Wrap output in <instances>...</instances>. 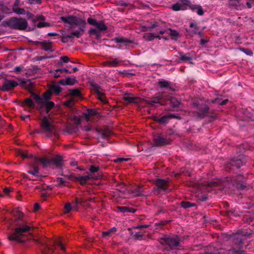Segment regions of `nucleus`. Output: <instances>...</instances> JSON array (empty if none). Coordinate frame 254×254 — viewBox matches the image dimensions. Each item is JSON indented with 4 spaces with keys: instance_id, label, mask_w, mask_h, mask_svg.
I'll list each match as a JSON object with an SVG mask.
<instances>
[{
    "instance_id": "0e129e2a",
    "label": "nucleus",
    "mask_w": 254,
    "mask_h": 254,
    "mask_svg": "<svg viewBox=\"0 0 254 254\" xmlns=\"http://www.w3.org/2000/svg\"><path fill=\"white\" fill-rule=\"evenodd\" d=\"M135 195H136V196L139 195H140V192H137Z\"/></svg>"
},
{
    "instance_id": "aec40b11",
    "label": "nucleus",
    "mask_w": 254,
    "mask_h": 254,
    "mask_svg": "<svg viewBox=\"0 0 254 254\" xmlns=\"http://www.w3.org/2000/svg\"><path fill=\"white\" fill-rule=\"evenodd\" d=\"M28 172L29 174H32L34 176H38V168L36 166H32V167H30Z\"/></svg>"
},
{
    "instance_id": "c85d7f7f",
    "label": "nucleus",
    "mask_w": 254,
    "mask_h": 254,
    "mask_svg": "<svg viewBox=\"0 0 254 254\" xmlns=\"http://www.w3.org/2000/svg\"><path fill=\"white\" fill-rule=\"evenodd\" d=\"M195 205L194 203H191L189 201L182 202V206L184 208H189Z\"/></svg>"
},
{
    "instance_id": "7ed1b4c3",
    "label": "nucleus",
    "mask_w": 254,
    "mask_h": 254,
    "mask_svg": "<svg viewBox=\"0 0 254 254\" xmlns=\"http://www.w3.org/2000/svg\"><path fill=\"white\" fill-rule=\"evenodd\" d=\"M7 24L11 28L19 30L25 29L28 25L27 22L25 19L14 17L9 19Z\"/></svg>"
},
{
    "instance_id": "1a4fd4ad",
    "label": "nucleus",
    "mask_w": 254,
    "mask_h": 254,
    "mask_svg": "<svg viewBox=\"0 0 254 254\" xmlns=\"http://www.w3.org/2000/svg\"><path fill=\"white\" fill-rule=\"evenodd\" d=\"M61 19L64 22L68 23L71 25H72L73 24H78V23L79 22V20L76 17H61Z\"/></svg>"
},
{
    "instance_id": "2f4dec72",
    "label": "nucleus",
    "mask_w": 254,
    "mask_h": 254,
    "mask_svg": "<svg viewBox=\"0 0 254 254\" xmlns=\"http://www.w3.org/2000/svg\"><path fill=\"white\" fill-rule=\"evenodd\" d=\"M172 117L173 116L172 115L168 116H163V117H161V118H160L159 119H158V121L160 123H165L167 122L168 119L172 118Z\"/></svg>"
},
{
    "instance_id": "13d9d810",
    "label": "nucleus",
    "mask_w": 254,
    "mask_h": 254,
    "mask_svg": "<svg viewBox=\"0 0 254 254\" xmlns=\"http://www.w3.org/2000/svg\"><path fill=\"white\" fill-rule=\"evenodd\" d=\"M165 32V31H164V30H160V31H159V33H160V34H164Z\"/></svg>"
},
{
    "instance_id": "37998d69",
    "label": "nucleus",
    "mask_w": 254,
    "mask_h": 254,
    "mask_svg": "<svg viewBox=\"0 0 254 254\" xmlns=\"http://www.w3.org/2000/svg\"><path fill=\"white\" fill-rule=\"evenodd\" d=\"M128 159L125 158H118L114 160V162L116 163L122 162L123 161H127Z\"/></svg>"
},
{
    "instance_id": "69168bd1",
    "label": "nucleus",
    "mask_w": 254,
    "mask_h": 254,
    "mask_svg": "<svg viewBox=\"0 0 254 254\" xmlns=\"http://www.w3.org/2000/svg\"><path fill=\"white\" fill-rule=\"evenodd\" d=\"M182 60H186L187 59L186 58V57H185L184 56H183V57H182Z\"/></svg>"
},
{
    "instance_id": "6e6d98bb",
    "label": "nucleus",
    "mask_w": 254,
    "mask_h": 254,
    "mask_svg": "<svg viewBox=\"0 0 254 254\" xmlns=\"http://www.w3.org/2000/svg\"><path fill=\"white\" fill-rule=\"evenodd\" d=\"M246 3H247V6H248V7L249 8H251V7H252V5H251V3H250V2H249V1H246Z\"/></svg>"
},
{
    "instance_id": "412c9836",
    "label": "nucleus",
    "mask_w": 254,
    "mask_h": 254,
    "mask_svg": "<svg viewBox=\"0 0 254 254\" xmlns=\"http://www.w3.org/2000/svg\"><path fill=\"white\" fill-rule=\"evenodd\" d=\"M90 179L89 175H84L82 176H79L77 178L78 180L80 182L81 184H84L86 183L87 181Z\"/></svg>"
},
{
    "instance_id": "a211bd4d",
    "label": "nucleus",
    "mask_w": 254,
    "mask_h": 254,
    "mask_svg": "<svg viewBox=\"0 0 254 254\" xmlns=\"http://www.w3.org/2000/svg\"><path fill=\"white\" fill-rule=\"evenodd\" d=\"M24 106L27 107L29 109H32L34 108V105L32 100L30 98L25 99L22 103Z\"/></svg>"
},
{
    "instance_id": "2eb2a0df",
    "label": "nucleus",
    "mask_w": 254,
    "mask_h": 254,
    "mask_svg": "<svg viewBox=\"0 0 254 254\" xmlns=\"http://www.w3.org/2000/svg\"><path fill=\"white\" fill-rule=\"evenodd\" d=\"M191 9L199 15H202L203 14L202 8L199 5H193L191 6Z\"/></svg>"
},
{
    "instance_id": "6e6552de",
    "label": "nucleus",
    "mask_w": 254,
    "mask_h": 254,
    "mask_svg": "<svg viewBox=\"0 0 254 254\" xmlns=\"http://www.w3.org/2000/svg\"><path fill=\"white\" fill-rule=\"evenodd\" d=\"M97 27V29H91L89 31V33L91 34H94L96 35H98V31H104L106 30L107 27L102 22H97L95 25Z\"/></svg>"
},
{
    "instance_id": "e433bc0d",
    "label": "nucleus",
    "mask_w": 254,
    "mask_h": 254,
    "mask_svg": "<svg viewBox=\"0 0 254 254\" xmlns=\"http://www.w3.org/2000/svg\"><path fill=\"white\" fill-rule=\"evenodd\" d=\"M115 41L117 43H126L127 42V40L124 39L122 37H118L115 39Z\"/></svg>"
},
{
    "instance_id": "052dcab7",
    "label": "nucleus",
    "mask_w": 254,
    "mask_h": 254,
    "mask_svg": "<svg viewBox=\"0 0 254 254\" xmlns=\"http://www.w3.org/2000/svg\"><path fill=\"white\" fill-rule=\"evenodd\" d=\"M48 35H55L56 33H48Z\"/></svg>"
},
{
    "instance_id": "864d4df0",
    "label": "nucleus",
    "mask_w": 254,
    "mask_h": 254,
    "mask_svg": "<svg viewBox=\"0 0 254 254\" xmlns=\"http://www.w3.org/2000/svg\"><path fill=\"white\" fill-rule=\"evenodd\" d=\"M228 100L227 99H226V100H223L221 103L220 104L221 105H225V104H226L228 102Z\"/></svg>"
},
{
    "instance_id": "393cba45",
    "label": "nucleus",
    "mask_w": 254,
    "mask_h": 254,
    "mask_svg": "<svg viewBox=\"0 0 254 254\" xmlns=\"http://www.w3.org/2000/svg\"><path fill=\"white\" fill-rule=\"evenodd\" d=\"M145 38L149 41L153 40L154 38H160V37L156 34H153L151 33H146L144 35Z\"/></svg>"
},
{
    "instance_id": "7c9ffc66",
    "label": "nucleus",
    "mask_w": 254,
    "mask_h": 254,
    "mask_svg": "<svg viewBox=\"0 0 254 254\" xmlns=\"http://www.w3.org/2000/svg\"><path fill=\"white\" fill-rule=\"evenodd\" d=\"M69 61V58L66 56L61 57L60 59L59 64H63L64 63H66Z\"/></svg>"
},
{
    "instance_id": "774afa93",
    "label": "nucleus",
    "mask_w": 254,
    "mask_h": 254,
    "mask_svg": "<svg viewBox=\"0 0 254 254\" xmlns=\"http://www.w3.org/2000/svg\"><path fill=\"white\" fill-rule=\"evenodd\" d=\"M173 100H174V98H171V102H173Z\"/></svg>"
},
{
    "instance_id": "bf43d9fd",
    "label": "nucleus",
    "mask_w": 254,
    "mask_h": 254,
    "mask_svg": "<svg viewBox=\"0 0 254 254\" xmlns=\"http://www.w3.org/2000/svg\"><path fill=\"white\" fill-rule=\"evenodd\" d=\"M85 130H86V131H88V130H90V128L89 127H86L85 128Z\"/></svg>"
},
{
    "instance_id": "c756f323",
    "label": "nucleus",
    "mask_w": 254,
    "mask_h": 254,
    "mask_svg": "<svg viewBox=\"0 0 254 254\" xmlns=\"http://www.w3.org/2000/svg\"><path fill=\"white\" fill-rule=\"evenodd\" d=\"M96 92L97 94L98 98L102 102H105V99L104 97L103 93L101 92L99 89H97Z\"/></svg>"
},
{
    "instance_id": "5701e85b",
    "label": "nucleus",
    "mask_w": 254,
    "mask_h": 254,
    "mask_svg": "<svg viewBox=\"0 0 254 254\" xmlns=\"http://www.w3.org/2000/svg\"><path fill=\"white\" fill-rule=\"evenodd\" d=\"M83 32V30L82 29H80L79 30H77L75 32L70 33L68 36L69 38H72L73 37H78Z\"/></svg>"
},
{
    "instance_id": "338daca9",
    "label": "nucleus",
    "mask_w": 254,
    "mask_h": 254,
    "mask_svg": "<svg viewBox=\"0 0 254 254\" xmlns=\"http://www.w3.org/2000/svg\"><path fill=\"white\" fill-rule=\"evenodd\" d=\"M45 50L47 51V50H49V48H45Z\"/></svg>"
},
{
    "instance_id": "49530a36",
    "label": "nucleus",
    "mask_w": 254,
    "mask_h": 254,
    "mask_svg": "<svg viewBox=\"0 0 254 254\" xmlns=\"http://www.w3.org/2000/svg\"><path fill=\"white\" fill-rule=\"evenodd\" d=\"M60 71H57V69H56L54 72H53V76L56 77V78H58V77H60Z\"/></svg>"
},
{
    "instance_id": "e2e57ef3",
    "label": "nucleus",
    "mask_w": 254,
    "mask_h": 254,
    "mask_svg": "<svg viewBox=\"0 0 254 254\" xmlns=\"http://www.w3.org/2000/svg\"><path fill=\"white\" fill-rule=\"evenodd\" d=\"M70 164L72 166H74L75 165V163H73V162H70Z\"/></svg>"
},
{
    "instance_id": "9b49d317",
    "label": "nucleus",
    "mask_w": 254,
    "mask_h": 254,
    "mask_svg": "<svg viewBox=\"0 0 254 254\" xmlns=\"http://www.w3.org/2000/svg\"><path fill=\"white\" fill-rule=\"evenodd\" d=\"M167 242L170 247L177 246L179 244V240L177 237H170L167 239Z\"/></svg>"
},
{
    "instance_id": "4d7b16f0",
    "label": "nucleus",
    "mask_w": 254,
    "mask_h": 254,
    "mask_svg": "<svg viewBox=\"0 0 254 254\" xmlns=\"http://www.w3.org/2000/svg\"><path fill=\"white\" fill-rule=\"evenodd\" d=\"M72 69H73V71H72V72L76 71L77 70V67H74L72 68Z\"/></svg>"
},
{
    "instance_id": "c9c22d12",
    "label": "nucleus",
    "mask_w": 254,
    "mask_h": 254,
    "mask_svg": "<svg viewBox=\"0 0 254 254\" xmlns=\"http://www.w3.org/2000/svg\"><path fill=\"white\" fill-rule=\"evenodd\" d=\"M158 84L159 86L161 87H166L168 86V83L167 81L163 80V81H160L158 82Z\"/></svg>"
},
{
    "instance_id": "a878e982",
    "label": "nucleus",
    "mask_w": 254,
    "mask_h": 254,
    "mask_svg": "<svg viewBox=\"0 0 254 254\" xmlns=\"http://www.w3.org/2000/svg\"><path fill=\"white\" fill-rule=\"evenodd\" d=\"M95 112L92 110H89L87 111V113L84 114L82 118H85L87 121H88L90 120L89 116L94 115Z\"/></svg>"
},
{
    "instance_id": "4c0bfd02",
    "label": "nucleus",
    "mask_w": 254,
    "mask_h": 254,
    "mask_svg": "<svg viewBox=\"0 0 254 254\" xmlns=\"http://www.w3.org/2000/svg\"><path fill=\"white\" fill-rule=\"evenodd\" d=\"M81 201H78V200H76V202L73 203L72 205L71 206V210L72 211H76L77 209V205L78 203H81Z\"/></svg>"
},
{
    "instance_id": "0eeeda50",
    "label": "nucleus",
    "mask_w": 254,
    "mask_h": 254,
    "mask_svg": "<svg viewBox=\"0 0 254 254\" xmlns=\"http://www.w3.org/2000/svg\"><path fill=\"white\" fill-rule=\"evenodd\" d=\"M17 85V82L13 80H6L3 83L1 89L3 91H8L13 89Z\"/></svg>"
},
{
    "instance_id": "5fc2aeb1",
    "label": "nucleus",
    "mask_w": 254,
    "mask_h": 254,
    "mask_svg": "<svg viewBox=\"0 0 254 254\" xmlns=\"http://www.w3.org/2000/svg\"><path fill=\"white\" fill-rule=\"evenodd\" d=\"M20 70V69L19 67H16L15 68V71L16 72H19Z\"/></svg>"
},
{
    "instance_id": "cd10ccee",
    "label": "nucleus",
    "mask_w": 254,
    "mask_h": 254,
    "mask_svg": "<svg viewBox=\"0 0 254 254\" xmlns=\"http://www.w3.org/2000/svg\"><path fill=\"white\" fill-rule=\"evenodd\" d=\"M116 230V229L113 227L110 230L103 232V234L104 236H111L115 232Z\"/></svg>"
},
{
    "instance_id": "72a5a7b5",
    "label": "nucleus",
    "mask_w": 254,
    "mask_h": 254,
    "mask_svg": "<svg viewBox=\"0 0 254 254\" xmlns=\"http://www.w3.org/2000/svg\"><path fill=\"white\" fill-rule=\"evenodd\" d=\"M168 33L173 37H177L178 36V32L176 30L169 29L167 31Z\"/></svg>"
},
{
    "instance_id": "20e7f679",
    "label": "nucleus",
    "mask_w": 254,
    "mask_h": 254,
    "mask_svg": "<svg viewBox=\"0 0 254 254\" xmlns=\"http://www.w3.org/2000/svg\"><path fill=\"white\" fill-rule=\"evenodd\" d=\"M41 127L43 130L46 133L51 132L55 129V126L52 121L47 117L42 119Z\"/></svg>"
},
{
    "instance_id": "9d476101",
    "label": "nucleus",
    "mask_w": 254,
    "mask_h": 254,
    "mask_svg": "<svg viewBox=\"0 0 254 254\" xmlns=\"http://www.w3.org/2000/svg\"><path fill=\"white\" fill-rule=\"evenodd\" d=\"M153 139L155 144L157 146L168 143V141L159 134L154 135L153 136Z\"/></svg>"
},
{
    "instance_id": "f257e3e1",
    "label": "nucleus",
    "mask_w": 254,
    "mask_h": 254,
    "mask_svg": "<svg viewBox=\"0 0 254 254\" xmlns=\"http://www.w3.org/2000/svg\"><path fill=\"white\" fill-rule=\"evenodd\" d=\"M61 90V88L58 85L54 84L51 87L50 90L45 93L42 98L37 95H34L35 101L40 108H44L46 110V113H48L54 106V103L53 102L48 100L51 96L52 92H55L58 94Z\"/></svg>"
},
{
    "instance_id": "ddd939ff",
    "label": "nucleus",
    "mask_w": 254,
    "mask_h": 254,
    "mask_svg": "<svg viewBox=\"0 0 254 254\" xmlns=\"http://www.w3.org/2000/svg\"><path fill=\"white\" fill-rule=\"evenodd\" d=\"M75 82L76 80L74 78L68 77L66 79L61 80L60 83L63 85H72L75 83Z\"/></svg>"
},
{
    "instance_id": "ea45409f",
    "label": "nucleus",
    "mask_w": 254,
    "mask_h": 254,
    "mask_svg": "<svg viewBox=\"0 0 254 254\" xmlns=\"http://www.w3.org/2000/svg\"><path fill=\"white\" fill-rule=\"evenodd\" d=\"M37 26L39 28H41V27H46V26H49V24L45 22H39L37 24Z\"/></svg>"
},
{
    "instance_id": "a18cd8bd",
    "label": "nucleus",
    "mask_w": 254,
    "mask_h": 254,
    "mask_svg": "<svg viewBox=\"0 0 254 254\" xmlns=\"http://www.w3.org/2000/svg\"><path fill=\"white\" fill-rule=\"evenodd\" d=\"M98 169H99L98 167H95L94 166H92L90 167V171L92 173H94V172H97L98 171Z\"/></svg>"
},
{
    "instance_id": "423d86ee",
    "label": "nucleus",
    "mask_w": 254,
    "mask_h": 254,
    "mask_svg": "<svg viewBox=\"0 0 254 254\" xmlns=\"http://www.w3.org/2000/svg\"><path fill=\"white\" fill-rule=\"evenodd\" d=\"M189 3L188 0H182L181 1L175 3L172 5V9L174 11L184 10Z\"/></svg>"
},
{
    "instance_id": "dca6fc26",
    "label": "nucleus",
    "mask_w": 254,
    "mask_h": 254,
    "mask_svg": "<svg viewBox=\"0 0 254 254\" xmlns=\"http://www.w3.org/2000/svg\"><path fill=\"white\" fill-rule=\"evenodd\" d=\"M13 11L14 13L18 14H27L28 16H30L31 14L28 12H26V10L23 8H20L17 7L16 6H14L13 7Z\"/></svg>"
},
{
    "instance_id": "4be33fe9",
    "label": "nucleus",
    "mask_w": 254,
    "mask_h": 254,
    "mask_svg": "<svg viewBox=\"0 0 254 254\" xmlns=\"http://www.w3.org/2000/svg\"><path fill=\"white\" fill-rule=\"evenodd\" d=\"M62 158L60 156H56L54 157L52 163L55 164L56 166H60L61 165Z\"/></svg>"
},
{
    "instance_id": "3c124183",
    "label": "nucleus",
    "mask_w": 254,
    "mask_h": 254,
    "mask_svg": "<svg viewBox=\"0 0 254 254\" xmlns=\"http://www.w3.org/2000/svg\"><path fill=\"white\" fill-rule=\"evenodd\" d=\"M3 191L6 194H8L10 191V188H4L3 190Z\"/></svg>"
},
{
    "instance_id": "f3484780",
    "label": "nucleus",
    "mask_w": 254,
    "mask_h": 254,
    "mask_svg": "<svg viewBox=\"0 0 254 254\" xmlns=\"http://www.w3.org/2000/svg\"><path fill=\"white\" fill-rule=\"evenodd\" d=\"M158 187L162 190H165L167 187V182L164 180H158L156 182Z\"/></svg>"
},
{
    "instance_id": "79ce46f5",
    "label": "nucleus",
    "mask_w": 254,
    "mask_h": 254,
    "mask_svg": "<svg viewBox=\"0 0 254 254\" xmlns=\"http://www.w3.org/2000/svg\"><path fill=\"white\" fill-rule=\"evenodd\" d=\"M242 0H231V4L232 5H235L237 7L238 6V5L237 4V2L238 3H239ZM245 0H243V1H244Z\"/></svg>"
},
{
    "instance_id": "f704fd0d",
    "label": "nucleus",
    "mask_w": 254,
    "mask_h": 254,
    "mask_svg": "<svg viewBox=\"0 0 254 254\" xmlns=\"http://www.w3.org/2000/svg\"><path fill=\"white\" fill-rule=\"evenodd\" d=\"M54 243L55 245L59 246L61 250H62L63 251H64L65 248L60 240H56L55 242H54Z\"/></svg>"
},
{
    "instance_id": "a19ab883",
    "label": "nucleus",
    "mask_w": 254,
    "mask_h": 254,
    "mask_svg": "<svg viewBox=\"0 0 254 254\" xmlns=\"http://www.w3.org/2000/svg\"><path fill=\"white\" fill-rule=\"evenodd\" d=\"M65 209L67 212H69L71 211V205L70 203H67L65 205Z\"/></svg>"
},
{
    "instance_id": "b1692460",
    "label": "nucleus",
    "mask_w": 254,
    "mask_h": 254,
    "mask_svg": "<svg viewBox=\"0 0 254 254\" xmlns=\"http://www.w3.org/2000/svg\"><path fill=\"white\" fill-rule=\"evenodd\" d=\"M123 99L125 101H126L127 103H133L135 101L136 98L131 95H127L125 96Z\"/></svg>"
},
{
    "instance_id": "6ab92c4d",
    "label": "nucleus",
    "mask_w": 254,
    "mask_h": 254,
    "mask_svg": "<svg viewBox=\"0 0 254 254\" xmlns=\"http://www.w3.org/2000/svg\"><path fill=\"white\" fill-rule=\"evenodd\" d=\"M36 161L42 163L46 167L50 165L51 163H52L46 158H37Z\"/></svg>"
},
{
    "instance_id": "4468645a",
    "label": "nucleus",
    "mask_w": 254,
    "mask_h": 254,
    "mask_svg": "<svg viewBox=\"0 0 254 254\" xmlns=\"http://www.w3.org/2000/svg\"><path fill=\"white\" fill-rule=\"evenodd\" d=\"M190 28L191 29L190 34L192 36L194 34L198 33L201 34V32H198V28L197 26V24L195 22H191L190 25Z\"/></svg>"
},
{
    "instance_id": "8fccbe9b",
    "label": "nucleus",
    "mask_w": 254,
    "mask_h": 254,
    "mask_svg": "<svg viewBox=\"0 0 254 254\" xmlns=\"http://www.w3.org/2000/svg\"><path fill=\"white\" fill-rule=\"evenodd\" d=\"M40 208V205L37 203H35L34 206V209L35 211L38 210Z\"/></svg>"
},
{
    "instance_id": "58836bf2",
    "label": "nucleus",
    "mask_w": 254,
    "mask_h": 254,
    "mask_svg": "<svg viewBox=\"0 0 254 254\" xmlns=\"http://www.w3.org/2000/svg\"><path fill=\"white\" fill-rule=\"evenodd\" d=\"M87 21L91 25H96L97 23L95 19L91 17L88 18Z\"/></svg>"
},
{
    "instance_id": "c03bdc74",
    "label": "nucleus",
    "mask_w": 254,
    "mask_h": 254,
    "mask_svg": "<svg viewBox=\"0 0 254 254\" xmlns=\"http://www.w3.org/2000/svg\"><path fill=\"white\" fill-rule=\"evenodd\" d=\"M57 71H60V73H62L64 71H65V72H68V73H72V71H69L68 69L67 68H59V69H57Z\"/></svg>"
},
{
    "instance_id": "09e8293b",
    "label": "nucleus",
    "mask_w": 254,
    "mask_h": 254,
    "mask_svg": "<svg viewBox=\"0 0 254 254\" xmlns=\"http://www.w3.org/2000/svg\"><path fill=\"white\" fill-rule=\"evenodd\" d=\"M151 102L153 103H160L159 102V99L157 98V97H155V98H154Z\"/></svg>"
},
{
    "instance_id": "39448f33",
    "label": "nucleus",
    "mask_w": 254,
    "mask_h": 254,
    "mask_svg": "<svg viewBox=\"0 0 254 254\" xmlns=\"http://www.w3.org/2000/svg\"><path fill=\"white\" fill-rule=\"evenodd\" d=\"M69 91V94L71 96V98L64 103V105L66 106H71L74 102V98L77 97H80L81 96L80 91L77 89L70 90Z\"/></svg>"
},
{
    "instance_id": "680f3d73",
    "label": "nucleus",
    "mask_w": 254,
    "mask_h": 254,
    "mask_svg": "<svg viewBox=\"0 0 254 254\" xmlns=\"http://www.w3.org/2000/svg\"><path fill=\"white\" fill-rule=\"evenodd\" d=\"M200 44L203 45L204 44V41L203 40H200Z\"/></svg>"
},
{
    "instance_id": "de8ad7c7",
    "label": "nucleus",
    "mask_w": 254,
    "mask_h": 254,
    "mask_svg": "<svg viewBox=\"0 0 254 254\" xmlns=\"http://www.w3.org/2000/svg\"><path fill=\"white\" fill-rule=\"evenodd\" d=\"M29 2L31 4L40 3V0H29Z\"/></svg>"
},
{
    "instance_id": "473e14b6",
    "label": "nucleus",
    "mask_w": 254,
    "mask_h": 254,
    "mask_svg": "<svg viewBox=\"0 0 254 254\" xmlns=\"http://www.w3.org/2000/svg\"><path fill=\"white\" fill-rule=\"evenodd\" d=\"M17 154L23 158H26L28 157L27 152L21 150L17 151Z\"/></svg>"
},
{
    "instance_id": "f03ea898",
    "label": "nucleus",
    "mask_w": 254,
    "mask_h": 254,
    "mask_svg": "<svg viewBox=\"0 0 254 254\" xmlns=\"http://www.w3.org/2000/svg\"><path fill=\"white\" fill-rule=\"evenodd\" d=\"M16 225L17 227L15 229V232L8 237V239L10 241L21 242L22 234L28 232L31 227L27 226L24 222L16 224Z\"/></svg>"
},
{
    "instance_id": "bb28decb",
    "label": "nucleus",
    "mask_w": 254,
    "mask_h": 254,
    "mask_svg": "<svg viewBox=\"0 0 254 254\" xmlns=\"http://www.w3.org/2000/svg\"><path fill=\"white\" fill-rule=\"evenodd\" d=\"M118 209L123 212H134V210L132 208H129L128 207H127L126 206H119L118 207Z\"/></svg>"
},
{
    "instance_id": "f8f14e48",
    "label": "nucleus",
    "mask_w": 254,
    "mask_h": 254,
    "mask_svg": "<svg viewBox=\"0 0 254 254\" xmlns=\"http://www.w3.org/2000/svg\"><path fill=\"white\" fill-rule=\"evenodd\" d=\"M120 62L119 60L116 59L113 61H106L103 63V65L106 66L115 67L119 65Z\"/></svg>"
},
{
    "instance_id": "603ef678",
    "label": "nucleus",
    "mask_w": 254,
    "mask_h": 254,
    "mask_svg": "<svg viewBox=\"0 0 254 254\" xmlns=\"http://www.w3.org/2000/svg\"><path fill=\"white\" fill-rule=\"evenodd\" d=\"M29 115H27V116H26V115H22L21 116V118L23 120H25L26 118H29Z\"/></svg>"
}]
</instances>
